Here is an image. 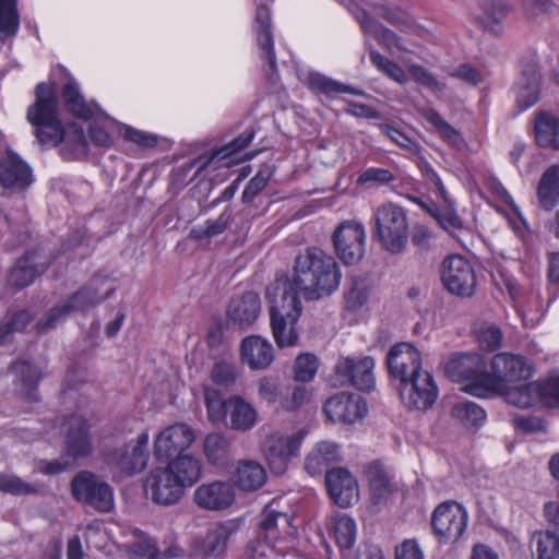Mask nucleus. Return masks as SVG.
Here are the masks:
<instances>
[{
  "label": "nucleus",
  "instance_id": "26",
  "mask_svg": "<svg viewBox=\"0 0 559 559\" xmlns=\"http://www.w3.org/2000/svg\"><path fill=\"white\" fill-rule=\"evenodd\" d=\"M240 359L251 370H265L274 360V349L270 341L260 335H249L240 343Z\"/></svg>",
  "mask_w": 559,
  "mask_h": 559
},
{
  "label": "nucleus",
  "instance_id": "29",
  "mask_svg": "<svg viewBox=\"0 0 559 559\" xmlns=\"http://www.w3.org/2000/svg\"><path fill=\"white\" fill-rule=\"evenodd\" d=\"M261 312L259 295L247 292L240 297L233 298L227 308V318L234 325L246 329L253 324Z\"/></svg>",
  "mask_w": 559,
  "mask_h": 559
},
{
  "label": "nucleus",
  "instance_id": "49",
  "mask_svg": "<svg viewBox=\"0 0 559 559\" xmlns=\"http://www.w3.org/2000/svg\"><path fill=\"white\" fill-rule=\"evenodd\" d=\"M319 358L311 353H302L295 359L293 366V378L297 382H311L319 369Z\"/></svg>",
  "mask_w": 559,
  "mask_h": 559
},
{
  "label": "nucleus",
  "instance_id": "52",
  "mask_svg": "<svg viewBox=\"0 0 559 559\" xmlns=\"http://www.w3.org/2000/svg\"><path fill=\"white\" fill-rule=\"evenodd\" d=\"M230 221L231 212L225 210L217 218L207 219L203 227L192 229L190 235L197 240L218 236L227 229Z\"/></svg>",
  "mask_w": 559,
  "mask_h": 559
},
{
  "label": "nucleus",
  "instance_id": "7",
  "mask_svg": "<svg viewBox=\"0 0 559 559\" xmlns=\"http://www.w3.org/2000/svg\"><path fill=\"white\" fill-rule=\"evenodd\" d=\"M376 235L381 246L391 253H401L408 243V219L405 210L394 203H384L373 212Z\"/></svg>",
  "mask_w": 559,
  "mask_h": 559
},
{
  "label": "nucleus",
  "instance_id": "32",
  "mask_svg": "<svg viewBox=\"0 0 559 559\" xmlns=\"http://www.w3.org/2000/svg\"><path fill=\"white\" fill-rule=\"evenodd\" d=\"M239 522L237 520H226L217 523L209 530L204 542L203 550L209 557L221 558L227 550L228 540L238 532Z\"/></svg>",
  "mask_w": 559,
  "mask_h": 559
},
{
  "label": "nucleus",
  "instance_id": "47",
  "mask_svg": "<svg viewBox=\"0 0 559 559\" xmlns=\"http://www.w3.org/2000/svg\"><path fill=\"white\" fill-rule=\"evenodd\" d=\"M19 28L17 0H0V43L14 37Z\"/></svg>",
  "mask_w": 559,
  "mask_h": 559
},
{
  "label": "nucleus",
  "instance_id": "59",
  "mask_svg": "<svg viewBox=\"0 0 559 559\" xmlns=\"http://www.w3.org/2000/svg\"><path fill=\"white\" fill-rule=\"evenodd\" d=\"M0 491L11 495H27L34 492L35 489L15 475L0 473Z\"/></svg>",
  "mask_w": 559,
  "mask_h": 559
},
{
  "label": "nucleus",
  "instance_id": "54",
  "mask_svg": "<svg viewBox=\"0 0 559 559\" xmlns=\"http://www.w3.org/2000/svg\"><path fill=\"white\" fill-rule=\"evenodd\" d=\"M210 377L215 384L228 388L236 382L238 369L234 362L218 360L214 364Z\"/></svg>",
  "mask_w": 559,
  "mask_h": 559
},
{
  "label": "nucleus",
  "instance_id": "62",
  "mask_svg": "<svg viewBox=\"0 0 559 559\" xmlns=\"http://www.w3.org/2000/svg\"><path fill=\"white\" fill-rule=\"evenodd\" d=\"M542 402L549 407L559 406V373L540 383Z\"/></svg>",
  "mask_w": 559,
  "mask_h": 559
},
{
  "label": "nucleus",
  "instance_id": "24",
  "mask_svg": "<svg viewBox=\"0 0 559 559\" xmlns=\"http://www.w3.org/2000/svg\"><path fill=\"white\" fill-rule=\"evenodd\" d=\"M33 181L31 167L12 150L0 153V186L11 191H23Z\"/></svg>",
  "mask_w": 559,
  "mask_h": 559
},
{
  "label": "nucleus",
  "instance_id": "63",
  "mask_svg": "<svg viewBox=\"0 0 559 559\" xmlns=\"http://www.w3.org/2000/svg\"><path fill=\"white\" fill-rule=\"evenodd\" d=\"M408 70L415 81L428 87L432 92H441L443 90V84H441L432 73L421 66L413 64Z\"/></svg>",
  "mask_w": 559,
  "mask_h": 559
},
{
  "label": "nucleus",
  "instance_id": "60",
  "mask_svg": "<svg viewBox=\"0 0 559 559\" xmlns=\"http://www.w3.org/2000/svg\"><path fill=\"white\" fill-rule=\"evenodd\" d=\"M119 132L124 140L141 147H154L157 144V138L154 134L138 130L130 126H121Z\"/></svg>",
  "mask_w": 559,
  "mask_h": 559
},
{
  "label": "nucleus",
  "instance_id": "2",
  "mask_svg": "<svg viewBox=\"0 0 559 559\" xmlns=\"http://www.w3.org/2000/svg\"><path fill=\"white\" fill-rule=\"evenodd\" d=\"M277 504L273 500L263 509L259 540L250 547L247 559H274L284 556L293 547L297 532L293 525L294 516L281 511Z\"/></svg>",
  "mask_w": 559,
  "mask_h": 559
},
{
  "label": "nucleus",
  "instance_id": "1",
  "mask_svg": "<svg viewBox=\"0 0 559 559\" xmlns=\"http://www.w3.org/2000/svg\"><path fill=\"white\" fill-rule=\"evenodd\" d=\"M342 272L333 255L320 248H309L295 260L294 276L277 277L265 290L273 337L280 347L297 344L296 323L302 306L298 294L314 300L337 290Z\"/></svg>",
  "mask_w": 559,
  "mask_h": 559
},
{
  "label": "nucleus",
  "instance_id": "5",
  "mask_svg": "<svg viewBox=\"0 0 559 559\" xmlns=\"http://www.w3.org/2000/svg\"><path fill=\"white\" fill-rule=\"evenodd\" d=\"M36 103L28 108L27 119L36 127V136L43 145L55 146L64 138L57 117V97L52 86L39 83L36 86Z\"/></svg>",
  "mask_w": 559,
  "mask_h": 559
},
{
  "label": "nucleus",
  "instance_id": "41",
  "mask_svg": "<svg viewBox=\"0 0 559 559\" xmlns=\"http://www.w3.org/2000/svg\"><path fill=\"white\" fill-rule=\"evenodd\" d=\"M16 377L17 392L29 401H37V384L40 379L39 370L27 361H19L12 366Z\"/></svg>",
  "mask_w": 559,
  "mask_h": 559
},
{
  "label": "nucleus",
  "instance_id": "50",
  "mask_svg": "<svg viewBox=\"0 0 559 559\" xmlns=\"http://www.w3.org/2000/svg\"><path fill=\"white\" fill-rule=\"evenodd\" d=\"M312 399V392L304 385H294L292 391L286 396H283L278 401L276 406L277 412L295 413L310 403Z\"/></svg>",
  "mask_w": 559,
  "mask_h": 559
},
{
  "label": "nucleus",
  "instance_id": "37",
  "mask_svg": "<svg viewBox=\"0 0 559 559\" xmlns=\"http://www.w3.org/2000/svg\"><path fill=\"white\" fill-rule=\"evenodd\" d=\"M372 292V284L365 276H353L346 283L343 298L348 311H358L367 305Z\"/></svg>",
  "mask_w": 559,
  "mask_h": 559
},
{
  "label": "nucleus",
  "instance_id": "34",
  "mask_svg": "<svg viewBox=\"0 0 559 559\" xmlns=\"http://www.w3.org/2000/svg\"><path fill=\"white\" fill-rule=\"evenodd\" d=\"M418 114L427 122V130L436 133L449 145L455 148H462L465 145L460 130L450 124L436 109L432 107H423L418 109Z\"/></svg>",
  "mask_w": 559,
  "mask_h": 559
},
{
  "label": "nucleus",
  "instance_id": "19",
  "mask_svg": "<svg viewBox=\"0 0 559 559\" xmlns=\"http://www.w3.org/2000/svg\"><path fill=\"white\" fill-rule=\"evenodd\" d=\"M365 400L356 394L340 392L329 397L323 412L332 423L352 425L361 420L367 414Z\"/></svg>",
  "mask_w": 559,
  "mask_h": 559
},
{
  "label": "nucleus",
  "instance_id": "22",
  "mask_svg": "<svg viewBox=\"0 0 559 559\" xmlns=\"http://www.w3.org/2000/svg\"><path fill=\"white\" fill-rule=\"evenodd\" d=\"M150 436L146 429L141 430L135 439L130 440L123 449L110 454L108 461L127 474L142 472L148 461Z\"/></svg>",
  "mask_w": 559,
  "mask_h": 559
},
{
  "label": "nucleus",
  "instance_id": "31",
  "mask_svg": "<svg viewBox=\"0 0 559 559\" xmlns=\"http://www.w3.org/2000/svg\"><path fill=\"white\" fill-rule=\"evenodd\" d=\"M183 489L193 486L202 476V462L193 454H177L165 466Z\"/></svg>",
  "mask_w": 559,
  "mask_h": 559
},
{
  "label": "nucleus",
  "instance_id": "8",
  "mask_svg": "<svg viewBox=\"0 0 559 559\" xmlns=\"http://www.w3.org/2000/svg\"><path fill=\"white\" fill-rule=\"evenodd\" d=\"M97 281L94 280L92 284L71 296L69 299L53 307L45 319L37 323L39 332H47L56 326V324L64 320L70 313L74 311H85L97 304L104 301L115 292V287L107 288L105 293H98L95 288Z\"/></svg>",
  "mask_w": 559,
  "mask_h": 559
},
{
  "label": "nucleus",
  "instance_id": "4",
  "mask_svg": "<svg viewBox=\"0 0 559 559\" xmlns=\"http://www.w3.org/2000/svg\"><path fill=\"white\" fill-rule=\"evenodd\" d=\"M67 426V455L58 460L41 462L39 471L47 475L62 473L73 466L74 460L92 453L93 445L90 435V425L81 415H72L69 419H57L48 424L46 435H60Z\"/></svg>",
  "mask_w": 559,
  "mask_h": 559
},
{
  "label": "nucleus",
  "instance_id": "53",
  "mask_svg": "<svg viewBox=\"0 0 559 559\" xmlns=\"http://www.w3.org/2000/svg\"><path fill=\"white\" fill-rule=\"evenodd\" d=\"M361 27L368 34L373 35L381 45L389 49L394 47L400 48L399 38L392 31L383 27L374 20L364 14V19L360 20Z\"/></svg>",
  "mask_w": 559,
  "mask_h": 559
},
{
  "label": "nucleus",
  "instance_id": "9",
  "mask_svg": "<svg viewBox=\"0 0 559 559\" xmlns=\"http://www.w3.org/2000/svg\"><path fill=\"white\" fill-rule=\"evenodd\" d=\"M71 490L76 500L98 511L108 512L115 506L111 487L102 477L88 471H82L74 476Z\"/></svg>",
  "mask_w": 559,
  "mask_h": 559
},
{
  "label": "nucleus",
  "instance_id": "33",
  "mask_svg": "<svg viewBox=\"0 0 559 559\" xmlns=\"http://www.w3.org/2000/svg\"><path fill=\"white\" fill-rule=\"evenodd\" d=\"M257 43L260 56L267 61L270 69L275 71L276 57L274 51L273 37L271 32V13L269 8L259 5L255 11Z\"/></svg>",
  "mask_w": 559,
  "mask_h": 559
},
{
  "label": "nucleus",
  "instance_id": "51",
  "mask_svg": "<svg viewBox=\"0 0 559 559\" xmlns=\"http://www.w3.org/2000/svg\"><path fill=\"white\" fill-rule=\"evenodd\" d=\"M366 474L370 490L376 499H383L391 492L389 478L380 464H370Z\"/></svg>",
  "mask_w": 559,
  "mask_h": 559
},
{
  "label": "nucleus",
  "instance_id": "14",
  "mask_svg": "<svg viewBox=\"0 0 559 559\" xmlns=\"http://www.w3.org/2000/svg\"><path fill=\"white\" fill-rule=\"evenodd\" d=\"M447 374L456 382H465L463 391L476 396L473 392L474 386L488 384V373L486 372V362L478 354H462L452 358L445 366Z\"/></svg>",
  "mask_w": 559,
  "mask_h": 559
},
{
  "label": "nucleus",
  "instance_id": "57",
  "mask_svg": "<svg viewBox=\"0 0 559 559\" xmlns=\"http://www.w3.org/2000/svg\"><path fill=\"white\" fill-rule=\"evenodd\" d=\"M537 539L538 559H559V537L554 533H539Z\"/></svg>",
  "mask_w": 559,
  "mask_h": 559
},
{
  "label": "nucleus",
  "instance_id": "28",
  "mask_svg": "<svg viewBox=\"0 0 559 559\" xmlns=\"http://www.w3.org/2000/svg\"><path fill=\"white\" fill-rule=\"evenodd\" d=\"M539 86L540 73L537 64L535 62L524 64L513 88L515 103L521 111L531 108L538 102Z\"/></svg>",
  "mask_w": 559,
  "mask_h": 559
},
{
  "label": "nucleus",
  "instance_id": "44",
  "mask_svg": "<svg viewBox=\"0 0 559 559\" xmlns=\"http://www.w3.org/2000/svg\"><path fill=\"white\" fill-rule=\"evenodd\" d=\"M203 453L213 465H223L231 453L229 438L222 432L207 433L203 441Z\"/></svg>",
  "mask_w": 559,
  "mask_h": 559
},
{
  "label": "nucleus",
  "instance_id": "46",
  "mask_svg": "<svg viewBox=\"0 0 559 559\" xmlns=\"http://www.w3.org/2000/svg\"><path fill=\"white\" fill-rule=\"evenodd\" d=\"M499 394L504 395V400L508 404L519 408H528L534 406L538 401H542L540 383L538 382H530L512 389L507 386L504 392H500Z\"/></svg>",
  "mask_w": 559,
  "mask_h": 559
},
{
  "label": "nucleus",
  "instance_id": "21",
  "mask_svg": "<svg viewBox=\"0 0 559 559\" xmlns=\"http://www.w3.org/2000/svg\"><path fill=\"white\" fill-rule=\"evenodd\" d=\"M193 502L206 511L221 512L229 509L236 500V490L227 480H213L195 488Z\"/></svg>",
  "mask_w": 559,
  "mask_h": 559
},
{
  "label": "nucleus",
  "instance_id": "61",
  "mask_svg": "<svg viewBox=\"0 0 559 559\" xmlns=\"http://www.w3.org/2000/svg\"><path fill=\"white\" fill-rule=\"evenodd\" d=\"M31 314L26 310L15 312L9 322L0 325V345L3 344L7 337L13 331H22L29 322Z\"/></svg>",
  "mask_w": 559,
  "mask_h": 559
},
{
  "label": "nucleus",
  "instance_id": "20",
  "mask_svg": "<svg viewBox=\"0 0 559 559\" xmlns=\"http://www.w3.org/2000/svg\"><path fill=\"white\" fill-rule=\"evenodd\" d=\"M144 491L155 503L171 506L181 499L185 489L166 467H156L146 476Z\"/></svg>",
  "mask_w": 559,
  "mask_h": 559
},
{
  "label": "nucleus",
  "instance_id": "36",
  "mask_svg": "<svg viewBox=\"0 0 559 559\" xmlns=\"http://www.w3.org/2000/svg\"><path fill=\"white\" fill-rule=\"evenodd\" d=\"M534 138L542 148L559 150V119L547 111L535 115Z\"/></svg>",
  "mask_w": 559,
  "mask_h": 559
},
{
  "label": "nucleus",
  "instance_id": "15",
  "mask_svg": "<svg viewBox=\"0 0 559 559\" xmlns=\"http://www.w3.org/2000/svg\"><path fill=\"white\" fill-rule=\"evenodd\" d=\"M386 366L396 385L427 371L423 368L420 352L411 343L392 346L386 355Z\"/></svg>",
  "mask_w": 559,
  "mask_h": 559
},
{
  "label": "nucleus",
  "instance_id": "3",
  "mask_svg": "<svg viewBox=\"0 0 559 559\" xmlns=\"http://www.w3.org/2000/svg\"><path fill=\"white\" fill-rule=\"evenodd\" d=\"M203 393L206 416L213 425H223L230 430L247 432L258 424V411L245 397L230 395L224 399L217 389L210 385H204Z\"/></svg>",
  "mask_w": 559,
  "mask_h": 559
},
{
  "label": "nucleus",
  "instance_id": "38",
  "mask_svg": "<svg viewBox=\"0 0 559 559\" xmlns=\"http://www.w3.org/2000/svg\"><path fill=\"white\" fill-rule=\"evenodd\" d=\"M338 460V445L332 441H321L306 457L305 467L310 475H317L322 473L329 464Z\"/></svg>",
  "mask_w": 559,
  "mask_h": 559
},
{
  "label": "nucleus",
  "instance_id": "18",
  "mask_svg": "<svg viewBox=\"0 0 559 559\" xmlns=\"http://www.w3.org/2000/svg\"><path fill=\"white\" fill-rule=\"evenodd\" d=\"M194 430L185 423H176L162 429L154 439L153 450L157 460H168L181 454L195 441Z\"/></svg>",
  "mask_w": 559,
  "mask_h": 559
},
{
  "label": "nucleus",
  "instance_id": "55",
  "mask_svg": "<svg viewBox=\"0 0 559 559\" xmlns=\"http://www.w3.org/2000/svg\"><path fill=\"white\" fill-rule=\"evenodd\" d=\"M257 390L259 396L269 405L278 406L282 396V384L277 378L264 376L258 379Z\"/></svg>",
  "mask_w": 559,
  "mask_h": 559
},
{
  "label": "nucleus",
  "instance_id": "42",
  "mask_svg": "<svg viewBox=\"0 0 559 559\" xmlns=\"http://www.w3.org/2000/svg\"><path fill=\"white\" fill-rule=\"evenodd\" d=\"M62 99L69 110L78 118L88 120L97 115L100 109L97 105L87 104L81 95L78 84L69 81L62 90Z\"/></svg>",
  "mask_w": 559,
  "mask_h": 559
},
{
  "label": "nucleus",
  "instance_id": "16",
  "mask_svg": "<svg viewBox=\"0 0 559 559\" xmlns=\"http://www.w3.org/2000/svg\"><path fill=\"white\" fill-rule=\"evenodd\" d=\"M374 360L370 356L340 357L335 374L341 385L349 384L359 391L369 392L376 385Z\"/></svg>",
  "mask_w": 559,
  "mask_h": 559
},
{
  "label": "nucleus",
  "instance_id": "64",
  "mask_svg": "<svg viewBox=\"0 0 559 559\" xmlns=\"http://www.w3.org/2000/svg\"><path fill=\"white\" fill-rule=\"evenodd\" d=\"M393 174L385 168L370 167L362 171L358 177V183L365 185L369 182L378 185H386L393 181Z\"/></svg>",
  "mask_w": 559,
  "mask_h": 559
},
{
  "label": "nucleus",
  "instance_id": "40",
  "mask_svg": "<svg viewBox=\"0 0 559 559\" xmlns=\"http://www.w3.org/2000/svg\"><path fill=\"white\" fill-rule=\"evenodd\" d=\"M508 13L509 8L504 2L488 0L481 4V12L474 14V19L485 29L499 35L502 33V21Z\"/></svg>",
  "mask_w": 559,
  "mask_h": 559
},
{
  "label": "nucleus",
  "instance_id": "58",
  "mask_svg": "<svg viewBox=\"0 0 559 559\" xmlns=\"http://www.w3.org/2000/svg\"><path fill=\"white\" fill-rule=\"evenodd\" d=\"M480 346L487 350L497 349L502 342V332L491 323H484L476 330Z\"/></svg>",
  "mask_w": 559,
  "mask_h": 559
},
{
  "label": "nucleus",
  "instance_id": "12",
  "mask_svg": "<svg viewBox=\"0 0 559 559\" xmlns=\"http://www.w3.org/2000/svg\"><path fill=\"white\" fill-rule=\"evenodd\" d=\"M441 281L445 289L459 297H471L476 288V274L461 254L447 257L441 264Z\"/></svg>",
  "mask_w": 559,
  "mask_h": 559
},
{
  "label": "nucleus",
  "instance_id": "17",
  "mask_svg": "<svg viewBox=\"0 0 559 559\" xmlns=\"http://www.w3.org/2000/svg\"><path fill=\"white\" fill-rule=\"evenodd\" d=\"M396 388L401 401L409 409H429L439 394L437 383L429 371L415 376Z\"/></svg>",
  "mask_w": 559,
  "mask_h": 559
},
{
  "label": "nucleus",
  "instance_id": "25",
  "mask_svg": "<svg viewBox=\"0 0 559 559\" xmlns=\"http://www.w3.org/2000/svg\"><path fill=\"white\" fill-rule=\"evenodd\" d=\"M325 486L331 499L341 508L353 506L359 499V488L352 473L337 467L325 474Z\"/></svg>",
  "mask_w": 559,
  "mask_h": 559
},
{
  "label": "nucleus",
  "instance_id": "43",
  "mask_svg": "<svg viewBox=\"0 0 559 559\" xmlns=\"http://www.w3.org/2000/svg\"><path fill=\"white\" fill-rule=\"evenodd\" d=\"M329 530L334 535L341 548L349 549L354 546L357 536V526L353 518L336 512L330 518Z\"/></svg>",
  "mask_w": 559,
  "mask_h": 559
},
{
  "label": "nucleus",
  "instance_id": "23",
  "mask_svg": "<svg viewBox=\"0 0 559 559\" xmlns=\"http://www.w3.org/2000/svg\"><path fill=\"white\" fill-rule=\"evenodd\" d=\"M254 138L253 130H246L243 133L238 135L228 144L224 145L217 151L206 152L193 160L187 163L183 166L185 170H191L192 168H197L194 177L200 176L203 171L209 169L211 166L214 168H218L221 166H229L230 162H224L227 157L233 156L234 154L240 152L246 146L250 144V142Z\"/></svg>",
  "mask_w": 559,
  "mask_h": 559
},
{
  "label": "nucleus",
  "instance_id": "11",
  "mask_svg": "<svg viewBox=\"0 0 559 559\" xmlns=\"http://www.w3.org/2000/svg\"><path fill=\"white\" fill-rule=\"evenodd\" d=\"M302 438L300 431H274L265 438L262 451L274 473L283 474L290 461L298 456Z\"/></svg>",
  "mask_w": 559,
  "mask_h": 559
},
{
  "label": "nucleus",
  "instance_id": "30",
  "mask_svg": "<svg viewBox=\"0 0 559 559\" xmlns=\"http://www.w3.org/2000/svg\"><path fill=\"white\" fill-rule=\"evenodd\" d=\"M298 78L313 93L323 94L328 98H332L337 94H352L355 96L365 95L362 91L325 76L319 72H300Z\"/></svg>",
  "mask_w": 559,
  "mask_h": 559
},
{
  "label": "nucleus",
  "instance_id": "6",
  "mask_svg": "<svg viewBox=\"0 0 559 559\" xmlns=\"http://www.w3.org/2000/svg\"><path fill=\"white\" fill-rule=\"evenodd\" d=\"M534 373L533 365L523 356L510 353L496 354L491 359V372L488 373V384L474 386L477 397H491L504 392L510 382L526 380Z\"/></svg>",
  "mask_w": 559,
  "mask_h": 559
},
{
  "label": "nucleus",
  "instance_id": "48",
  "mask_svg": "<svg viewBox=\"0 0 559 559\" xmlns=\"http://www.w3.org/2000/svg\"><path fill=\"white\" fill-rule=\"evenodd\" d=\"M453 418L469 429L480 427L486 420L485 411L471 401L459 402L451 409Z\"/></svg>",
  "mask_w": 559,
  "mask_h": 559
},
{
  "label": "nucleus",
  "instance_id": "35",
  "mask_svg": "<svg viewBox=\"0 0 559 559\" xmlns=\"http://www.w3.org/2000/svg\"><path fill=\"white\" fill-rule=\"evenodd\" d=\"M231 483L240 490L250 492L260 489L266 481V472L264 467L255 461L239 462Z\"/></svg>",
  "mask_w": 559,
  "mask_h": 559
},
{
  "label": "nucleus",
  "instance_id": "27",
  "mask_svg": "<svg viewBox=\"0 0 559 559\" xmlns=\"http://www.w3.org/2000/svg\"><path fill=\"white\" fill-rule=\"evenodd\" d=\"M49 265L48 257L43 251H34L22 257L12 267L8 281L10 285L22 288L43 274Z\"/></svg>",
  "mask_w": 559,
  "mask_h": 559
},
{
  "label": "nucleus",
  "instance_id": "45",
  "mask_svg": "<svg viewBox=\"0 0 559 559\" xmlns=\"http://www.w3.org/2000/svg\"><path fill=\"white\" fill-rule=\"evenodd\" d=\"M537 194L543 209L550 211L557 205L559 202V166H551L545 171Z\"/></svg>",
  "mask_w": 559,
  "mask_h": 559
},
{
  "label": "nucleus",
  "instance_id": "56",
  "mask_svg": "<svg viewBox=\"0 0 559 559\" xmlns=\"http://www.w3.org/2000/svg\"><path fill=\"white\" fill-rule=\"evenodd\" d=\"M370 60L372 64L377 67L378 70L385 73L395 82L400 84H405L407 82L406 72L397 63L389 60L386 57L382 56L378 51H370Z\"/></svg>",
  "mask_w": 559,
  "mask_h": 559
},
{
  "label": "nucleus",
  "instance_id": "10",
  "mask_svg": "<svg viewBox=\"0 0 559 559\" xmlns=\"http://www.w3.org/2000/svg\"><path fill=\"white\" fill-rule=\"evenodd\" d=\"M468 524V512L455 501L440 503L431 516V526L438 540L451 544L459 540Z\"/></svg>",
  "mask_w": 559,
  "mask_h": 559
},
{
  "label": "nucleus",
  "instance_id": "39",
  "mask_svg": "<svg viewBox=\"0 0 559 559\" xmlns=\"http://www.w3.org/2000/svg\"><path fill=\"white\" fill-rule=\"evenodd\" d=\"M128 555L130 559H173L179 557L181 550L176 546L162 550L157 547L154 539L148 536H142L129 546Z\"/></svg>",
  "mask_w": 559,
  "mask_h": 559
},
{
  "label": "nucleus",
  "instance_id": "13",
  "mask_svg": "<svg viewBox=\"0 0 559 559\" xmlns=\"http://www.w3.org/2000/svg\"><path fill=\"white\" fill-rule=\"evenodd\" d=\"M366 230L356 221L342 222L333 233V245L338 259L347 265L357 264L365 254Z\"/></svg>",
  "mask_w": 559,
  "mask_h": 559
}]
</instances>
